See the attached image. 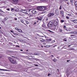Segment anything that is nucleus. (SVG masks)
Returning a JSON list of instances; mask_svg holds the SVG:
<instances>
[{"label":"nucleus","instance_id":"nucleus-1","mask_svg":"<svg viewBox=\"0 0 77 77\" xmlns=\"http://www.w3.org/2000/svg\"><path fill=\"white\" fill-rule=\"evenodd\" d=\"M8 60H9V61L12 63H13V64H15V63H16V61L15 60H13V59L11 57H8Z\"/></svg>","mask_w":77,"mask_h":77},{"label":"nucleus","instance_id":"nucleus-2","mask_svg":"<svg viewBox=\"0 0 77 77\" xmlns=\"http://www.w3.org/2000/svg\"><path fill=\"white\" fill-rule=\"evenodd\" d=\"M45 10V6H39V11H42Z\"/></svg>","mask_w":77,"mask_h":77},{"label":"nucleus","instance_id":"nucleus-3","mask_svg":"<svg viewBox=\"0 0 77 77\" xmlns=\"http://www.w3.org/2000/svg\"><path fill=\"white\" fill-rule=\"evenodd\" d=\"M39 38L40 39V41H41V42H44L45 41V40L44 39V36H39Z\"/></svg>","mask_w":77,"mask_h":77},{"label":"nucleus","instance_id":"nucleus-4","mask_svg":"<svg viewBox=\"0 0 77 77\" xmlns=\"http://www.w3.org/2000/svg\"><path fill=\"white\" fill-rule=\"evenodd\" d=\"M53 23L52 22H50L48 23V27H52L53 26Z\"/></svg>","mask_w":77,"mask_h":77},{"label":"nucleus","instance_id":"nucleus-5","mask_svg":"<svg viewBox=\"0 0 77 77\" xmlns=\"http://www.w3.org/2000/svg\"><path fill=\"white\" fill-rule=\"evenodd\" d=\"M21 12L25 14H27L28 13H27V10H20Z\"/></svg>","mask_w":77,"mask_h":77},{"label":"nucleus","instance_id":"nucleus-6","mask_svg":"<svg viewBox=\"0 0 77 77\" xmlns=\"http://www.w3.org/2000/svg\"><path fill=\"white\" fill-rule=\"evenodd\" d=\"M53 15H54V14L53 13H49L48 15V17H51V16H53Z\"/></svg>","mask_w":77,"mask_h":77},{"label":"nucleus","instance_id":"nucleus-7","mask_svg":"<svg viewBox=\"0 0 77 77\" xmlns=\"http://www.w3.org/2000/svg\"><path fill=\"white\" fill-rule=\"evenodd\" d=\"M54 26H57V21H54Z\"/></svg>","mask_w":77,"mask_h":77},{"label":"nucleus","instance_id":"nucleus-8","mask_svg":"<svg viewBox=\"0 0 77 77\" xmlns=\"http://www.w3.org/2000/svg\"><path fill=\"white\" fill-rule=\"evenodd\" d=\"M49 9V7L48 6H45V10L46 11H48Z\"/></svg>","mask_w":77,"mask_h":77},{"label":"nucleus","instance_id":"nucleus-9","mask_svg":"<svg viewBox=\"0 0 77 77\" xmlns=\"http://www.w3.org/2000/svg\"><path fill=\"white\" fill-rule=\"evenodd\" d=\"M42 27H44V28H46L47 27V26H46V25L45 24V23H44L42 25Z\"/></svg>","mask_w":77,"mask_h":77},{"label":"nucleus","instance_id":"nucleus-10","mask_svg":"<svg viewBox=\"0 0 77 77\" xmlns=\"http://www.w3.org/2000/svg\"><path fill=\"white\" fill-rule=\"evenodd\" d=\"M55 13L57 15H58L59 14V11L58 10H56L55 11Z\"/></svg>","mask_w":77,"mask_h":77},{"label":"nucleus","instance_id":"nucleus-11","mask_svg":"<svg viewBox=\"0 0 77 77\" xmlns=\"http://www.w3.org/2000/svg\"><path fill=\"white\" fill-rule=\"evenodd\" d=\"M74 38V35H70V37L69 38Z\"/></svg>","mask_w":77,"mask_h":77},{"label":"nucleus","instance_id":"nucleus-12","mask_svg":"<svg viewBox=\"0 0 77 77\" xmlns=\"http://www.w3.org/2000/svg\"><path fill=\"white\" fill-rule=\"evenodd\" d=\"M64 12L63 11H60V14L61 15H63Z\"/></svg>","mask_w":77,"mask_h":77},{"label":"nucleus","instance_id":"nucleus-13","mask_svg":"<svg viewBox=\"0 0 77 77\" xmlns=\"http://www.w3.org/2000/svg\"><path fill=\"white\" fill-rule=\"evenodd\" d=\"M72 22H73L75 23H77V20H72Z\"/></svg>","mask_w":77,"mask_h":77},{"label":"nucleus","instance_id":"nucleus-14","mask_svg":"<svg viewBox=\"0 0 77 77\" xmlns=\"http://www.w3.org/2000/svg\"><path fill=\"white\" fill-rule=\"evenodd\" d=\"M36 12V10H33L32 11V14H35V13Z\"/></svg>","mask_w":77,"mask_h":77},{"label":"nucleus","instance_id":"nucleus-15","mask_svg":"<svg viewBox=\"0 0 77 77\" xmlns=\"http://www.w3.org/2000/svg\"><path fill=\"white\" fill-rule=\"evenodd\" d=\"M72 33L73 34H77V32L74 31V32H72Z\"/></svg>","mask_w":77,"mask_h":77},{"label":"nucleus","instance_id":"nucleus-16","mask_svg":"<svg viewBox=\"0 0 77 77\" xmlns=\"http://www.w3.org/2000/svg\"><path fill=\"white\" fill-rule=\"evenodd\" d=\"M58 31L59 32H62V29H58Z\"/></svg>","mask_w":77,"mask_h":77},{"label":"nucleus","instance_id":"nucleus-17","mask_svg":"<svg viewBox=\"0 0 77 77\" xmlns=\"http://www.w3.org/2000/svg\"><path fill=\"white\" fill-rule=\"evenodd\" d=\"M18 32H20V33H21V32H22V31L21 29H18Z\"/></svg>","mask_w":77,"mask_h":77},{"label":"nucleus","instance_id":"nucleus-18","mask_svg":"<svg viewBox=\"0 0 77 77\" xmlns=\"http://www.w3.org/2000/svg\"><path fill=\"white\" fill-rule=\"evenodd\" d=\"M42 20V17H40L39 18V20H40V21Z\"/></svg>","mask_w":77,"mask_h":77},{"label":"nucleus","instance_id":"nucleus-19","mask_svg":"<svg viewBox=\"0 0 77 77\" xmlns=\"http://www.w3.org/2000/svg\"><path fill=\"white\" fill-rule=\"evenodd\" d=\"M0 70H1V71H6V69H0Z\"/></svg>","mask_w":77,"mask_h":77},{"label":"nucleus","instance_id":"nucleus-20","mask_svg":"<svg viewBox=\"0 0 77 77\" xmlns=\"http://www.w3.org/2000/svg\"><path fill=\"white\" fill-rule=\"evenodd\" d=\"M53 61H54V62H56L57 61L56 59L55 58L53 59Z\"/></svg>","mask_w":77,"mask_h":77},{"label":"nucleus","instance_id":"nucleus-21","mask_svg":"<svg viewBox=\"0 0 77 77\" xmlns=\"http://www.w3.org/2000/svg\"><path fill=\"white\" fill-rule=\"evenodd\" d=\"M45 48H48V47H50V46L48 45V46H45Z\"/></svg>","mask_w":77,"mask_h":77},{"label":"nucleus","instance_id":"nucleus-22","mask_svg":"<svg viewBox=\"0 0 77 77\" xmlns=\"http://www.w3.org/2000/svg\"><path fill=\"white\" fill-rule=\"evenodd\" d=\"M61 23H64V22H65V20H61Z\"/></svg>","mask_w":77,"mask_h":77},{"label":"nucleus","instance_id":"nucleus-23","mask_svg":"<svg viewBox=\"0 0 77 77\" xmlns=\"http://www.w3.org/2000/svg\"><path fill=\"white\" fill-rule=\"evenodd\" d=\"M13 2H18V0H12Z\"/></svg>","mask_w":77,"mask_h":77},{"label":"nucleus","instance_id":"nucleus-24","mask_svg":"<svg viewBox=\"0 0 77 77\" xmlns=\"http://www.w3.org/2000/svg\"><path fill=\"white\" fill-rule=\"evenodd\" d=\"M47 41H52V39L51 38L49 39H48Z\"/></svg>","mask_w":77,"mask_h":77},{"label":"nucleus","instance_id":"nucleus-25","mask_svg":"<svg viewBox=\"0 0 77 77\" xmlns=\"http://www.w3.org/2000/svg\"><path fill=\"white\" fill-rule=\"evenodd\" d=\"M59 9L60 10H61L62 9V6L61 5L60 6V7L59 8Z\"/></svg>","mask_w":77,"mask_h":77},{"label":"nucleus","instance_id":"nucleus-26","mask_svg":"<svg viewBox=\"0 0 77 77\" xmlns=\"http://www.w3.org/2000/svg\"><path fill=\"white\" fill-rule=\"evenodd\" d=\"M14 35H18V34H17V33H14Z\"/></svg>","mask_w":77,"mask_h":77},{"label":"nucleus","instance_id":"nucleus-27","mask_svg":"<svg viewBox=\"0 0 77 77\" xmlns=\"http://www.w3.org/2000/svg\"><path fill=\"white\" fill-rule=\"evenodd\" d=\"M48 31L49 32H51V33H53V32L52 31H51L50 30H48Z\"/></svg>","mask_w":77,"mask_h":77},{"label":"nucleus","instance_id":"nucleus-28","mask_svg":"<svg viewBox=\"0 0 77 77\" xmlns=\"http://www.w3.org/2000/svg\"><path fill=\"white\" fill-rule=\"evenodd\" d=\"M48 17H47L46 18V21H48Z\"/></svg>","mask_w":77,"mask_h":77},{"label":"nucleus","instance_id":"nucleus-29","mask_svg":"<svg viewBox=\"0 0 77 77\" xmlns=\"http://www.w3.org/2000/svg\"><path fill=\"white\" fill-rule=\"evenodd\" d=\"M63 28L64 29H66V26H63Z\"/></svg>","mask_w":77,"mask_h":77},{"label":"nucleus","instance_id":"nucleus-30","mask_svg":"<svg viewBox=\"0 0 77 77\" xmlns=\"http://www.w3.org/2000/svg\"><path fill=\"white\" fill-rule=\"evenodd\" d=\"M15 29H16V30H18L19 29H18V28H15Z\"/></svg>","mask_w":77,"mask_h":77},{"label":"nucleus","instance_id":"nucleus-31","mask_svg":"<svg viewBox=\"0 0 77 77\" xmlns=\"http://www.w3.org/2000/svg\"><path fill=\"white\" fill-rule=\"evenodd\" d=\"M66 19H69V17L68 16H66Z\"/></svg>","mask_w":77,"mask_h":77},{"label":"nucleus","instance_id":"nucleus-32","mask_svg":"<svg viewBox=\"0 0 77 77\" xmlns=\"http://www.w3.org/2000/svg\"><path fill=\"white\" fill-rule=\"evenodd\" d=\"M21 23H24V21H23V20H21Z\"/></svg>","mask_w":77,"mask_h":77},{"label":"nucleus","instance_id":"nucleus-33","mask_svg":"<svg viewBox=\"0 0 77 77\" xmlns=\"http://www.w3.org/2000/svg\"><path fill=\"white\" fill-rule=\"evenodd\" d=\"M70 50H74V49L73 48H72L70 49Z\"/></svg>","mask_w":77,"mask_h":77},{"label":"nucleus","instance_id":"nucleus-34","mask_svg":"<svg viewBox=\"0 0 77 77\" xmlns=\"http://www.w3.org/2000/svg\"><path fill=\"white\" fill-rule=\"evenodd\" d=\"M26 23L27 24H29V22H28V21H26Z\"/></svg>","mask_w":77,"mask_h":77},{"label":"nucleus","instance_id":"nucleus-35","mask_svg":"<svg viewBox=\"0 0 77 77\" xmlns=\"http://www.w3.org/2000/svg\"><path fill=\"white\" fill-rule=\"evenodd\" d=\"M63 15H62V16H61V17H64V15L63 14Z\"/></svg>","mask_w":77,"mask_h":77},{"label":"nucleus","instance_id":"nucleus-36","mask_svg":"<svg viewBox=\"0 0 77 77\" xmlns=\"http://www.w3.org/2000/svg\"><path fill=\"white\" fill-rule=\"evenodd\" d=\"M69 61H70V60H66V62H69Z\"/></svg>","mask_w":77,"mask_h":77},{"label":"nucleus","instance_id":"nucleus-37","mask_svg":"<svg viewBox=\"0 0 77 77\" xmlns=\"http://www.w3.org/2000/svg\"><path fill=\"white\" fill-rule=\"evenodd\" d=\"M43 45H45V44H46V43H43Z\"/></svg>","mask_w":77,"mask_h":77},{"label":"nucleus","instance_id":"nucleus-38","mask_svg":"<svg viewBox=\"0 0 77 77\" xmlns=\"http://www.w3.org/2000/svg\"><path fill=\"white\" fill-rule=\"evenodd\" d=\"M0 33H2V31H0Z\"/></svg>","mask_w":77,"mask_h":77},{"label":"nucleus","instance_id":"nucleus-39","mask_svg":"<svg viewBox=\"0 0 77 77\" xmlns=\"http://www.w3.org/2000/svg\"><path fill=\"white\" fill-rule=\"evenodd\" d=\"M50 74L49 73L48 75V76H50Z\"/></svg>","mask_w":77,"mask_h":77},{"label":"nucleus","instance_id":"nucleus-40","mask_svg":"<svg viewBox=\"0 0 77 77\" xmlns=\"http://www.w3.org/2000/svg\"><path fill=\"white\" fill-rule=\"evenodd\" d=\"M0 12H3V11H2V10H0Z\"/></svg>","mask_w":77,"mask_h":77},{"label":"nucleus","instance_id":"nucleus-41","mask_svg":"<svg viewBox=\"0 0 77 77\" xmlns=\"http://www.w3.org/2000/svg\"><path fill=\"white\" fill-rule=\"evenodd\" d=\"M64 2H67V0H63Z\"/></svg>","mask_w":77,"mask_h":77},{"label":"nucleus","instance_id":"nucleus-42","mask_svg":"<svg viewBox=\"0 0 77 77\" xmlns=\"http://www.w3.org/2000/svg\"><path fill=\"white\" fill-rule=\"evenodd\" d=\"M7 11H9L10 10H9V9L8 8L7 9Z\"/></svg>","mask_w":77,"mask_h":77},{"label":"nucleus","instance_id":"nucleus-43","mask_svg":"<svg viewBox=\"0 0 77 77\" xmlns=\"http://www.w3.org/2000/svg\"><path fill=\"white\" fill-rule=\"evenodd\" d=\"M35 66H38V65H36L35 64Z\"/></svg>","mask_w":77,"mask_h":77},{"label":"nucleus","instance_id":"nucleus-44","mask_svg":"<svg viewBox=\"0 0 77 77\" xmlns=\"http://www.w3.org/2000/svg\"><path fill=\"white\" fill-rule=\"evenodd\" d=\"M5 19L6 20H8V19L7 18H5Z\"/></svg>","mask_w":77,"mask_h":77},{"label":"nucleus","instance_id":"nucleus-45","mask_svg":"<svg viewBox=\"0 0 77 77\" xmlns=\"http://www.w3.org/2000/svg\"><path fill=\"white\" fill-rule=\"evenodd\" d=\"M36 23H36V22H35V23H34V24H36Z\"/></svg>","mask_w":77,"mask_h":77},{"label":"nucleus","instance_id":"nucleus-46","mask_svg":"<svg viewBox=\"0 0 77 77\" xmlns=\"http://www.w3.org/2000/svg\"><path fill=\"white\" fill-rule=\"evenodd\" d=\"M13 10H14V8L11 9V11H12Z\"/></svg>","mask_w":77,"mask_h":77},{"label":"nucleus","instance_id":"nucleus-47","mask_svg":"<svg viewBox=\"0 0 77 77\" xmlns=\"http://www.w3.org/2000/svg\"><path fill=\"white\" fill-rule=\"evenodd\" d=\"M35 55H37V54H36V53H35Z\"/></svg>","mask_w":77,"mask_h":77},{"label":"nucleus","instance_id":"nucleus-48","mask_svg":"<svg viewBox=\"0 0 77 77\" xmlns=\"http://www.w3.org/2000/svg\"><path fill=\"white\" fill-rule=\"evenodd\" d=\"M11 32H12V33H13V32L12 31V30H11Z\"/></svg>","mask_w":77,"mask_h":77},{"label":"nucleus","instance_id":"nucleus-49","mask_svg":"<svg viewBox=\"0 0 77 77\" xmlns=\"http://www.w3.org/2000/svg\"><path fill=\"white\" fill-rule=\"evenodd\" d=\"M15 20H17V18H15Z\"/></svg>","mask_w":77,"mask_h":77},{"label":"nucleus","instance_id":"nucleus-50","mask_svg":"<svg viewBox=\"0 0 77 77\" xmlns=\"http://www.w3.org/2000/svg\"><path fill=\"white\" fill-rule=\"evenodd\" d=\"M17 47H20V46H19V45H17Z\"/></svg>","mask_w":77,"mask_h":77},{"label":"nucleus","instance_id":"nucleus-51","mask_svg":"<svg viewBox=\"0 0 77 77\" xmlns=\"http://www.w3.org/2000/svg\"><path fill=\"white\" fill-rule=\"evenodd\" d=\"M20 51H23V50H20Z\"/></svg>","mask_w":77,"mask_h":77},{"label":"nucleus","instance_id":"nucleus-52","mask_svg":"<svg viewBox=\"0 0 77 77\" xmlns=\"http://www.w3.org/2000/svg\"><path fill=\"white\" fill-rule=\"evenodd\" d=\"M35 22H37V23H38V20L36 21Z\"/></svg>","mask_w":77,"mask_h":77},{"label":"nucleus","instance_id":"nucleus-53","mask_svg":"<svg viewBox=\"0 0 77 77\" xmlns=\"http://www.w3.org/2000/svg\"><path fill=\"white\" fill-rule=\"evenodd\" d=\"M54 55H51V56H52V57H53Z\"/></svg>","mask_w":77,"mask_h":77},{"label":"nucleus","instance_id":"nucleus-54","mask_svg":"<svg viewBox=\"0 0 77 77\" xmlns=\"http://www.w3.org/2000/svg\"><path fill=\"white\" fill-rule=\"evenodd\" d=\"M41 47H42V48H43V46H41Z\"/></svg>","mask_w":77,"mask_h":77},{"label":"nucleus","instance_id":"nucleus-55","mask_svg":"<svg viewBox=\"0 0 77 77\" xmlns=\"http://www.w3.org/2000/svg\"><path fill=\"white\" fill-rule=\"evenodd\" d=\"M57 71H58V72H59V69H57Z\"/></svg>","mask_w":77,"mask_h":77},{"label":"nucleus","instance_id":"nucleus-56","mask_svg":"<svg viewBox=\"0 0 77 77\" xmlns=\"http://www.w3.org/2000/svg\"><path fill=\"white\" fill-rule=\"evenodd\" d=\"M68 15H69V16L71 15V14H68Z\"/></svg>","mask_w":77,"mask_h":77},{"label":"nucleus","instance_id":"nucleus-57","mask_svg":"<svg viewBox=\"0 0 77 77\" xmlns=\"http://www.w3.org/2000/svg\"><path fill=\"white\" fill-rule=\"evenodd\" d=\"M45 38H47V36H45Z\"/></svg>","mask_w":77,"mask_h":77},{"label":"nucleus","instance_id":"nucleus-58","mask_svg":"<svg viewBox=\"0 0 77 77\" xmlns=\"http://www.w3.org/2000/svg\"><path fill=\"white\" fill-rule=\"evenodd\" d=\"M67 4H69V3L67 2Z\"/></svg>","mask_w":77,"mask_h":77},{"label":"nucleus","instance_id":"nucleus-59","mask_svg":"<svg viewBox=\"0 0 77 77\" xmlns=\"http://www.w3.org/2000/svg\"><path fill=\"white\" fill-rule=\"evenodd\" d=\"M2 29V27H0V29Z\"/></svg>","mask_w":77,"mask_h":77},{"label":"nucleus","instance_id":"nucleus-60","mask_svg":"<svg viewBox=\"0 0 77 77\" xmlns=\"http://www.w3.org/2000/svg\"><path fill=\"white\" fill-rule=\"evenodd\" d=\"M65 41H66V40H65Z\"/></svg>","mask_w":77,"mask_h":77},{"label":"nucleus","instance_id":"nucleus-61","mask_svg":"<svg viewBox=\"0 0 77 77\" xmlns=\"http://www.w3.org/2000/svg\"><path fill=\"white\" fill-rule=\"evenodd\" d=\"M57 59H59V57H57Z\"/></svg>","mask_w":77,"mask_h":77},{"label":"nucleus","instance_id":"nucleus-62","mask_svg":"<svg viewBox=\"0 0 77 77\" xmlns=\"http://www.w3.org/2000/svg\"><path fill=\"white\" fill-rule=\"evenodd\" d=\"M13 37H15V36L14 35H13Z\"/></svg>","mask_w":77,"mask_h":77},{"label":"nucleus","instance_id":"nucleus-63","mask_svg":"<svg viewBox=\"0 0 77 77\" xmlns=\"http://www.w3.org/2000/svg\"><path fill=\"white\" fill-rule=\"evenodd\" d=\"M53 41H54L53 42H54V40Z\"/></svg>","mask_w":77,"mask_h":77},{"label":"nucleus","instance_id":"nucleus-64","mask_svg":"<svg viewBox=\"0 0 77 77\" xmlns=\"http://www.w3.org/2000/svg\"><path fill=\"white\" fill-rule=\"evenodd\" d=\"M28 51V50H26V51Z\"/></svg>","mask_w":77,"mask_h":77}]
</instances>
